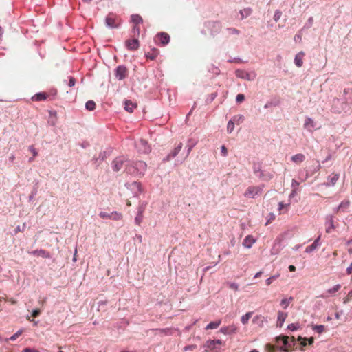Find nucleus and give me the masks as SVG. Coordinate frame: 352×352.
<instances>
[{
    "mask_svg": "<svg viewBox=\"0 0 352 352\" xmlns=\"http://www.w3.org/2000/svg\"><path fill=\"white\" fill-rule=\"evenodd\" d=\"M253 172L257 177L265 181L270 180L273 177V175L267 173H265L261 169V165L259 163L254 164L253 166Z\"/></svg>",
    "mask_w": 352,
    "mask_h": 352,
    "instance_id": "obj_1",
    "label": "nucleus"
},
{
    "mask_svg": "<svg viewBox=\"0 0 352 352\" xmlns=\"http://www.w3.org/2000/svg\"><path fill=\"white\" fill-rule=\"evenodd\" d=\"M263 188V186H250L245 191L244 196L246 198H255L261 193Z\"/></svg>",
    "mask_w": 352,
    "mask_h": 352,
    "instance_id": "obj_2",
    "label": "nucleus"
},
{
    "mask_svg": "<svg viewBox=\"0 0 352 352\" xmlns=\"http://www.w3.org/2000/svg\"><path fill=\"white\" fill-rule=\"evenodd\" d=\"M106 25L111 28H116L121 24V19L119 16L113 13H109L105 19Z\"/></svg>",
    "mask_w": 352,
    "mask_h": 352,
    "instance_id": "obj_3",
    "label": "nucleus"
},
{
    "mask_svg": "<svg viewBox=\"0 0 352 352\" xmlns=\"http://www.w3.org/2000/svg\"><path fill=\"white\" fill-rule=\"evenodd\" d=\"M116 78L119 80H122L128 76V69L124 65H119L115 70Z\"/></svg>",
    "mask_w": 352,
    "mask_h": 352,
    "instance_id": "obj_4",
    "label": "nucleus"
},
{
    "mask_svg": "<svg viewBox=\"0 0 352 352\" xmlns=\"http://www.w3.org/2000/svg\"><path fill=\"white\" fill-rule=\"evenodd\" d=\"M155 42L162 45H167L170 41V36L168 33L160 32L155 36Z\"/></svg>",
    "mask_w": 352,
    "mask_h": 352,
    "instance_id": "obj_5",
    "label": "nucleus"
},
{
    "mask_svg": "<svg viewBox=\"0 0 352 352\" xmlns=\"http://www.w3.org/2000/svg\"><path fill=\"white\" fill-rule=\"evenodd\" d=\"M135 146L139 152L148 153L150 152L151 148L147 142L143 139H140L135 143Z\"/></svg>",
    "mask_w": 352,
    "mask_h": 352,
    "instance_id": "obj_6",
    "label": "nucleus"
},
{
    "mask_svg": "<svg viewBox=\"0 0 352 352\" xmlns=\"http://www.w3.org/2000/svg\"><path fill=\"white\" fill-rule=\"evenodd\" d=\"M125 44L129 50H136L140 46L139 41L137 38L126 41Z\"/></svg>",
    "mask_w": 352,
    "mask_h": 352,
    "instance_id": "obj_7",
    "label": "nucleus"
},
{
    "mask_svg": "<svg viewBox=\"0 0 352 352\" xmlns=\"http://www.w3.org/2000/svg\"><path fill=\"white\" fill-rule=\"evenodd\" d=\"M326 232L331 233L335 230L333 217L332 216H327L326 217Z\"/></svg>",
    "mask_w": 352,
    "mask_h": 352,
    "instance_id": "obj_8",
    "label": "nucleus"
},
{
    "mask_svg": "<svg viewBox=\"0 0 352 352\" xmlns=\"http://www.w3.org/2000/svg\"><path fill=\"white\" fill-rule=\"evenodd\" d=\"M124 160L122 157H117L113 162V168L115 171L120 170L124 165Z\"/></svg>",
    "mask_w": 352,
    "mask_h": 352,
    "instance_id": "obj_9",
    "label": "nucleus"
},
{
    "mask_svg": "<svg viewBox=\"0 0 352 352\" xmlns=\"http://www.w3.org/2000/svg\"><path fill=\"white\" fill-rule=\"evenodd\" d=\"M236 331L237 328L234 324L223 327L220 329V331L225 335L234 333Z\"/></svg>",
    "mask_w": 352,
    "mask_h": 352,
    "instance_id": "obj_10",
    "label": "nucleus"
},
{
    "mask_svg": "<svg viewBox=\"0 0 352 352\" xmlns=\"http://www.w3.org/2000/svg\"><path fill=\"white\" fill-rule=\"evenodd\" d=\"M222 342L221 340H209L204 344V347H206L208 350H212L216 348V344H221Z\"/></svg>",
    "mask_w": 352,
    "mask_h": 352,
    "instance_id": "obj_11",
    "label": "nucleus"
},
{
    "mask_svg": "<svg viewBox=\"0 0 352 352\" xmlns=\"http://www.w3.org/2000/svg\"><path fill=\"white\" fill-rule=\"evenodd\" d=\"M288 339H289V337L286 336H279L276 338L277 343H279L280 341H282V342L283 344V346L280 347V350L284 351H289V349L287 348Z\"/></svg>",
    "mask_w": 352,
    "mask_h": 352,
    "instance_id": "obj_12",
    "label": "nucleus"
},
{
    "mask_svg": "<svg viewBox=\"0 0 352 352\" xmlns=\"http://www.w3.org/2000/svg\"><path fill=\"white\" fill-rule=\"evenodd\" d=\"M144 210H145V207L143 206H140L138 208V214L135 218V221L136 224L138 226H140L141 224V223L142 222L143 213L144 212Z\"/></svg>",
    "mask_w": 352,
    "mask_h": 352,
    "instance_id": "obj_13",
    "label": "nucleus"
},
{
    "mask_svg": "<svg viewBox=\"0 0 352 352\" xmlns=\"http://www.w3.org/2000/svg\"><path fill=\"white\" fill-rule=\"evenodd\" d=\"M287 317V313L279 311L278 312L276 326L281 327L283 326L285 320H286Z\"/></svg>",
    "mask_w": 352,
    "mask_h": 352,
    "instance_id": "obj_14",
    "label": "nucleus"
},
{
    "mask_svg": "<svg viewBox=\"0 0 352 352\" xmlns=\"http://www.w3.org/2000/svg\"><path fill=\"white\" fill-rule=\"evenodd\" d=\"M304 127L307 130L312 131L316 127V123L311 118H307L305 121Z\"/></svg>",
    "mask_w": 352,
    "mask_h": 352,
    "instance_id": "obj_15",
    "label": "nucleus"
},
{
    "mask_svg": "<svg viewBox=\"0 0 352 352\" xmlns=\"http://www.w3.org/2000/svg\"><path fill=\"white\" fill-rule=\"evenodd\" d=\"M32 254L37 256H41L43 258H50L51 255L50 252L45 250H36L31 252Z\"/></svg>",
    "mask_w": 352,
    "mask_h": 352,
    "instance_id": "obj_16",
    "label": "nucleus"
},
{
    "mask_svg": "<svg viewBox=\"0 0 352 352\" xmlns=\"http://www.w3.org/2000/svg\"><path fill=\"white\" fill-rule=\"evenodd\" d=\"M339 177H340V175L338 173H333L331 175H329L327 178L328 182L326 184V185L327 186H333L336 184Z\"/></svg>",
    "mask_w": 352,
    "mask_h": 352,
    "instance_id": "obj_17",
    "label": "nucleus"
},
{
    "mask_svg": "<svg viewBox=\"0 0 352 352\" xmlns=\"http://www.w3.org/2000/svg\"><path fill=\"white\" fill-rule=\"evenodd\" d=\"M305 56V53L303 52H300L298 53L294 58V63L298 67H302L303 64V58Z\"/></svg>",
    "mask_w": 352,
    "mask_h": 352,
    "instance_id": "obj_18",
    "label": "nucleus"
},
{
    "mask_svg": "<svg viewBox=\"0 0 352 352\" xmlns=\"http://www.w3.org/2000/svg\"><path fill=\"white\" fill-rule=\"evenodd\" d=\"M350 206L349 201H343L338 206L336 212H346Z\"/></svg>",
    "mask_w": 352,
    "mask_h": 352,
    "instance_id": "obj_19",
    "label": "nucleus"
},
{
    "mask_svg": "<svg viewBox=\"0 0 352 352\" xmlns=\"http://www.w3.org/2000/svg\"><path fill=\"white\" fill-rule=\"evenodd\" d=\"M135 166L138 171L137 173L140 175H143L146 169L147 165L144 162L140 161L135 164Z\"/></svg>",
    "mask_w": 352,
    "mask_h": 352,
    "instance_id": "obj_20",
    "label": "nucleus"
},
{
    "mask_svg": "<svg viewBox=\"0 0 352 352\" xmlns=\"http://www.w3.org/2000/svg\"><path fill=\"white\" fill-rule=\"evenodd\" d=\"M255 242L256 240L254 237L252 235H248L243 240V245L247 248H250Z\"/></svg>",
    "mask_w": 352,
    "mask_h": 352,
    "instance_id": "obj_21",
    "label": "nucleus"
},
{
    "mask_svg": "<svg viewBox=\"0 0 352 352\" xmlns=\"http://www.w3.org/2000/svg\"><path fill=\"white\" fill-rule=\"evenodd\" d=\"M266 322V319L263 316L257 315L254 317L252 320V322L258 324L259 327H262L264 323Z\"/></svg>",
    "mask_w": 352,
    "mask_h": 352,
    "instance_id": "obj_22",
    "label": "nucleus"
},
{
    "mask_svg": "<svg viewBox=\"0 0 352 352\" xmlns=\"http://www.w3.org/2000/svg\"><path fill=\"white\" fill-rule=\"evenodd\" d=\"M49 96V95L45 92H41V93H38V94H36L35 95H34L32 97V100L33 101H43V100H45L47 97Z\"/></svg>",
    "mask_w": 352,
    "mask_h": 352,
    "instance_id": "obj_23",
    "label": "nucleus"
},
{
    "mask_svg": "<svg viewBox=\"0 0 352 352\" xmlns=\"http://www.w3.org/2000/svg\"><path fill=\"white\" fill-rule=\"evenodd\" d=\"M320 239V236H319L315 241L311 245H309L305 249V252L307 253H310L311 252H313L314 250H315L319 245H320V243H319V241Z\"/></svg>",
    "mask_w": 352,
    "mask_h": 352,
    "instance_id": "obj_24",
    "label": "nucleus"
},
{
    "mask_svg": "<svg viewBox=\"0 0 352 352\" xmlns=\"http://www.w3.org/2000/svg\"><path fill=\"white\" fill-rule=\"evenodd\" d=\"M182 148V143H179L173 151L168 154L166 157V160H169L170 158H173L178 155Z\"/></svg>",
    "mask_w": 352,
    "mask_h": 352,
    "instance_id": "obj_25",
    "label": "nucleus"
},
{
    "mask_svg": "<svg viewBox=\"0 0 352 352\" xmlns=\"http://www.w3.org/2000/svg\"><path fill=\"white\" fill-rule=\"evenodd\" d=\"M159 54V50L156 48H152L146 52V57L150 60H155Z\"/></svg>",
    "mask_w": 352,
    "mask_h": 352,
    "instance_id": "obj_26",
    "label": "nucleus"
},
{
    "mask_svg": "<svg viewBox=\"0 0 352 352\" xmlns=\"http://www.w3.org/2000/svg\"><path fill=\"white\" fill-rule=\"evenodd\" d=\"M136 107L137 104L135 103H133L130 100H126L124 103V109L129 113H132Z\"/></svg>",
    "mask_w": 352,
    "mask_h": 352,
    "instance_id": "obj_27",
    "label": "nucleus"
},
{
    "mask_svg": "<svg viewBox=\"0 0 352 352\" xmlns=\"http://www.w3.org/2000/svg\"><path fill=\"white\" fill-rule=\"evenodd\" d=\"M291 159L294 163L300 164L305 160V156L302 153H298L293 155Z\"/></svg>",
    "mask_w": 352,
    "mask_h": 352,
    "instance_id": "obj_28",
    "label": "nucleus"
},
{
    "mask_svg": "<svg viewBox=\"0 0 352 352\" xmlns=\"http://www.w3.org/2000/svg\"><path fill=\"white\" fill-rule=\"evenodd\" d=\"M131 21L133 25H140L143 23V19L139 14H132L131 16Z\"/></svg>",
    "mask_w": 352,
    "mask_h": 352,
    "instance_id": "obj_29",
    "label": "nucleus"
},
{
    "mask_svg": "<svg viewBox=\"0 0 352 352\" xmlns=\"http://www.w3.org/2000/svg\"><path fill=\"white\" fill-rule=\"evenodd\" d=\"M221 323V320H217L213 322H210L206 327V330L209 329H215L219 327Z\"/></svg>",
    "mask_w": 352,
    "mask_h": 352,
    "instance_id": "obj_30",
    "label": "nucleus"
},
{
    "mask_svg": "<svg viewBox=\"0 0 352 352\" xmlns=\"http://www.w3.org/2000/svg\"><path fill=\"white\" fill-rule=\"evenodd\" d=\"M236 76L239 78H244V79H247L248 80H251L252 79L250 78V75L247 73V72H245L243 71H241V70H237L236 72Z\"/></svg>",
    "mask_w": 352,
    "mask_h": 352,
    "instance_id": "obj_31",
    "label": "nucleus"
},
{
    "mask_svg": "<svg viewBox=\"0 0 352 352\" xmlns=\"http://www.w3.org/2000/svg\"><path fill=\"white\" fill-rule=\"evenodd\" d=\"M253 314L252 311H249L241 318V321L243 324H246Z\"/></svg>",
    "mask_w": 352,
    "mask_h": 352,
    "instance_id": "obj_32",
    "label": "nucleus"
},
{
    "mask_svg": "<svg viewBox=\"0 0 352 352\" xmlns=\"http://www.w3.org/2000/svg\"><path fill=\"white\" fill-rule=\"evenodd\" d=\"M252 13V9L251 8H244L241 10H240V14H241V19H243L246 17H248L250 14Z\"/></svg>",
    "mask_w": 352,
    "mask_h": 352,
    "instance_id": "obj_33",
    "label": "nucleus"
},
{
    "mask_svg": "<svg viewBox=\"0 0 352 352\" xmlns=\"http://www.w3.org/2000/svg\"><path fill=\"white\" fill-rule=\"evenodd\" d=\"M236 117H234L233 118V120H230L228 122V125H227V131H228V133H231L233 131V130L234 129V122L236 120Z\"/></svg>",
    "mask_w": 352,
    "mask_h": 352,
    "instance_id": "obj_34",
    "label": "nucleus"
},
{
    "mask_svg": "<svg viewBox=\"0 0 352 352\" xmlns=\"http://www.w3.org/2000/svg\"><path fill=\"white\" fill-rule=\"evenodd\" d=\"M292 300V297H290L289 298H283L280 302V305L283 307V309H286Z\"/></svg>",
    "mask_w": 352,
    "mask_h": 352,
    "instance_id": "obj_35",
    "label": "nucleus"
},
{
    "mask_svg": "<svg viewBox=\"0 0 352 352\" xmlns=\"http://www.w3.org/2000/svg\"><path fill=\"white\" fill-rule=\"evenodd\" d=\"M110 219L120 220L122 218V214L117 212H113L109 214Z\"/></svg>",
    "mask_w": 352,
    "mask_h": 352,
    "instance_id": "obj_36",
    "label": "nucleus"
},
{
    "mask_svg": "<svg viewBox=\"0 0 352 352\" xmlns=\"http://www.w3.org/2000/svg\"><path fill=\"white\" fill-rule=\"evenodd\" d=\"M85 107L89 111H93L96 108V103L93 100H89L86 102Z\"/></svg>",
    "mask_w": 352,
    "mask_h": 352,
    "instance_id": "obj_37",
    "label": "nucleus"
},
{
    "mask_svg": "<svg viewBox=\"0 0 352 352\" xmlns=\"http://www.w3.org/2000/svg\"><path fill=\"white\" fill-rule=\"evenodd\" d=\"M312 329L318 333H322L325 331V327L322 324L313 325Z\"/></svg>",
    "mask_w": 352,
    "mask_h": 352,
    "instance_id": "obj_38",
    "label": "nucleus"
},
{
    "mask_svg": "<svg viewBox=\"0 0 352 352\" xmlns=\"http://www.w3.org/2000/svg\"><path fill=\"white\" fill-rule=\"evenodd\" d=\"M340 288H341V285L340 284H337L335 286H333L332 288H330L329 289H328L327 292L329 294H333L337 292Z\"/></svg>",
    "mask_w": 352,
    "mask_h": 352,
    "instance_id": "obj_39",
    "label": "nucleus"
},
{
    "mask_svg": "<svg viewBox=\"0 0 352 352\" xmlns=\"http://www.w3.org/2000/svg\"><path fill=\"white\" fill-rule=\"evenodd\" d=\"M132 32L133 33L134 36H139L140 33V28L139 25H133Z\"/></svg>",
    "mask_w": 352,
    "mask_h": 352,
    "instance_id": "obj_40",
    "label": "nucleus"
},
{
    "mask_svg": "<svg viewBox=\"0 0 352 352\" xmlns=\"http://www.w3.org/2000/svg\"><path fill=\"white\" fill-rule=\"evenodd\" d=\"M21 333H22V330H19L17 332H16L14 335H12L9 338V340H12V341L16 340V338H19L21 335ZM8 339H6V341H8Z\"/></svg>",
    "mask_w": 352,
    "mask_h": 352,
    "instance_id": "obj_41",
    "label": "nucleus"
},
{
    "mask_svg": "<svg viewBox=\"0 0 352 352\" xmlns=\"http://www.w3.org/2000/svg\"><path fill=\"white\" fill-rule=\"evenodd\" d=\"M156 331H158L160 333H164L166 335L171 334L170 329H157Z\"/></svg>",
    "mask_w": 352,
    "mask_h": 352,
    "instance_id": "obj_42",
    "label": "nucleus"
},
{
    "mask_svg": "<svg viewBox=\"0 0 352 352\" xmlns=\"http://www.w3.org/2000/svg\"><path fill=\"white\" fill-rule=\"evenodd\" d=\"M245 100V96L242 94H239L236 97L237 102H242Z\"/></svg>",
    "mask_w": 352,
    "mask_h": 352,
    "instance_id": "obj_43",
    "label": "nucleus"
},
{
    "mask_svg": "<svg viewBox=\"0 0 352 352\" xmlns=\"http://www.w3.org/2000/svg\"><path fill=\"white\" fill-rule=\"evenodd\" d=\"M281 14H282V13H281V12L280 10H276L275 12L274 15V21H278L280 19V18L281 16Z\"/></svg>",
    "mask_w": 352,
    "mask_h": 352,
    "instance_id": "obj_44",
    "label": "nucleus"
},
{
    "mask_svg": "<svg viewBox=\"0 0 352 352\" xmlns=\"http://www.w3.org/2000/svg\"><path fill=\"white\" fill-rule=\"evenodd\" d=\"M278 277V275H277V276H271V277H270L269 278H267V279L266 280V284H267V285H270L272 283V281H273L274 280L276 279Z\"/></svg>",
    "mask_w": 352,
    "mask_h": 352,
    "instance_id": "obj_45",
    "label": "nucleus"
},
{
    "mask_svg": "<svg viewBox=\"0 0 352 352\" xmlns=\"http://www.w3.org/2000/svg\"><path fill=\"white\" fill-rule=\"evenodd\" d=\"M298 340L300 341V344L302 346H305L307 344V338H302V337H299L298 338Z\"/></svg>",
    "mask_w": 352,
    "mask_h": 352,
    "instance_id": "obj_46",
    "label": "nucleus"
},
{
    "mask_svg": "<svg viewBox=\"0 0 352 352\" xmlns=\"http://www.w3.org/2000/svg\"><path fill=\"white\" fill-rule=\"evenodd\" d=\"M229 287L233 290L237 291L239 289L238 284L235 283H231L229 284Z\"/></svg>",
    "mask_w": 352,
    "mask_h": 352,
    "instance_id": "obj_47",
    "label": "nucleus"
},
{
    "mask_svg": "<svg viewBox=\"0 0 352 352\" xmlns=\"http://www.w3.org/2000/svg\"><path fill=\"white\" fill-rule=\"evenodd\" d=\"M99 216L102 219H110L109 214L104 212H100Z\"/></svg>",
    "mask_w": 352,
    "mask_h": 352,
    "instance_id": "obj_48",
    "label": "nucleus"
},
{
    "mask_svg": "<svg viewBox=\"0 0 352 352\" xmlns=\"http://www.w3.org/2000/svg\"><path fill=\"white\" fill-rule=\"evenodd\" d=\"M40 313H41L40 309H36L33 310L32 316L34 318H36L37 316H39Z\"/></svg>",
    "mask_w": 352,
    "mask_h": 352,
    "instance_id": "obj_49",
    "label": "nucleus"
},
{
    "mask_svg": "<svg viewBox=\"0 0 352 352\" xmlns=\"http://www.w3.org/2000/svg\"><path fill=\"white\" fill-rule=\"evenodd\" d=\"M29 150L32 152L34 157H36L38 153L33 146H30L29 147Z\"/></svg>",
    "mask_w": 352,
    "mask_h": 352,
    "instance_id": "obj_50",
    "label": "nucleus"
},
{
    "mask_svg": "<svg viewBox=\"0 0 352 352\" xmlns=\"http://www.w3.org/2000/svg\"><path fill=\"white\" fill-rule=\"evenodd\" d=\"M196 347H197L196 345H188V346H185L184 349L185 351H187L188 350L192 351L195 349H196Z\"/></svg>",
    "mask_w": 352,
    "mask_h": 352,
    "instance_id": "obj_51",
    "label": "nucleus"
},
{
    "mask_svg": "<svg viewBox=\"0 0 352 352\" xmlns=\"http://www.w3.org/2000/svg\"><path fill=\"white\" fill-rule=\"evenodd\" d=\"M221 152L223 156H226L228 155V150L225 146H221Z\"/></svg>",
    "mask_w": 352,
    "mask_h": 352,
    "instance_id": "obj_52",
    "label": "nucleus"
},
{
    "mask_svg": "<svg viewBox=\"0 0 352 352\" xmlns=\"http://www.w3.org/2000/svg\"><path fill=\"white\" fill-rule=\"evenodd\" d=\"M76 84V80L74 77H70L69 78V87H73Z\"/></svg>",
    "mask_w": 352,
    "mask_h": 352,
    "instance_id": "obj_53",
    "label": "nucleus"
},
{
    "mask_svg": "<svg viewBox=\"0 0 352 352\" xmlns=\"http://www.w3.org/2000/svg\"><path fill=\"white\" fill-rule=\"evenodd\" d=\"M22 352H39V351L34 349L25 348L22 351Z\"/></svg>",
    "mask_w": 352,
    "mask_h": 352,
    "instance_id": "obj_54",
    "label": "nucleus"
},
{
    "mask_svg": "<svg viewBox=\"0 0 352 352\" xmlns=\"http://www.w3.org/2000/svg\"><path fill=\"white\" fill-rule=\"evenodd\" d=\"M288 329L291 330V331H295L297 329V327L295 324H290L288 325L287 327Z\"/></svg>",
    "mask_w": 352,
    "mask_h": 352,
    "instance_id": "obj_55",
    "label": "nucleus"
},
{
    "mask_svg": "<svg viewBox=\"0 0 352 352\" xmlns=\"http://www.w3.org/2000/svg\"><path fill=\"white\" fill-rule=\"evenodd\" d=\"M266 349L269 350L270 352H274V346L270 344H267L266 345Z\"/></svg>",
    "mask_w": 352,
    "mask_h": 352,
    "instance_id": "obj_56",
    "label": "nucleus"
},
{
    "mask_svg": "<svg viewBox=\"0 0 352 352\" xmlns=\"http://www.w3.org/2000/svg\"><path fill=\"white\" fill-rule=\"evenodd\" d=\"M299 185V182H298L295 179H293L292 180V186L293 188H296L297 186H298Z\"/></svg>",
    "mask_w": 352,
    "mask_h": 352,
    "instance_id": "obj_57",
    "label": "nucleus"
},
{
    "mask_svg": "<svg viewBox=\"0 0 352 352\" xmlns=\"http://www.w3.org/2000/svg\"><path fill=\"white\" fill-rule=\"evenodd\" d=\"M346 273L348 274H352V263H351L350 266L346 269Z\"/></svg>",
    "mask_w": 352,
    "mask_h": 352,
    "instance_id": "obj_58",
    "label": "nucleus"
},
{
    "mask_svg": "<svg viewBox=\"0 0 352 352\" xmlns=\"http://www.w3.org/2000/svg\"><path fill=\"white\" fill-rule=\"evenodd\" d=\"M307 341L308 342V344H309V345H311V344H312L314 343V338L313 337H311V338H307Z\"/></svg>",
    "mask_w": 352,
    "mask_h": 352,
    "instance_id": "obj_59",
    "label": "nucleus"
},
{
    "mask_svg": "<svg viewBox=\"0 0 352 352\" xmlns=\"http://www.w3.org/2000/svg\"><path fill=\"white\" fill-rule=\"evenodd\" d=\"M229 30H230V32H231V33H232V34H239V30H236V29H235V28H230Z\"/></svg>",
    "mask_w": 352,
    "mask_h": 352,
    "instance_id": "obj_60",
    "label": "nucleus"
},
{
    "mask_svg": "<svg viewBox=\"0 0 352 352\" xmlns=\"http://www.w3.org/2000/svg\"><path fill=\"white\" fill-rule=\"evenodd\" d=\"M289 270L290 272H294L296 270V267L293 265H290L289 266Z\"/></svg>",
    "mask_w": 352,
    "mask_h": 352,
    "instance_id": "obj_61",
    "label": "nucleus"
},
{
    "mask_svg": "<svg viewBox=\"0 0 352 352\" xmlns=\"http://www.w3.org/2000/svg\"><path fill=\"white\" fill-rule=\"evenodd\" d=\"M351 298H352V297H349V294H348V295H347V297H346V298H344V303L348 302L350 300V299H351Z\"/></svg>",
    "mask_w": 352,
    "mask_h": 352,
    "instance_id": "obj_62",
    "label": "nucleus"
},
{
    "mask_svg": "<svg viewBox=\"0 0 352 352\" xmlns=\"http://www.w3.org/2000/svg\"><path fill=\"white\" fill-rule=\"evenodd\" d=\"M285 207V205L283 202L279 203V210H282Z\"/></svg>",
    "mask_w": 352,
    "mask_h": 352,
    "instance_id": "obj_63",
    "label": "nucleus"
},
{
    "mask_svg": "<svg viewBox=\"0 0 352 352\" xmlns=\"http://www.w3.org/2000/svg\"><path fill=\"white\" fill-rule=\"evenodd\" d=\"M261 274H262V272H261V271H260V272H257V273L255 274L254 278H258V277H259Z\"/></svg>",
    "mask_w": 352,
    "mask_h": 352,
    "instance_id": "obj_64",
    "label": "nucleus"
}]
</instances>
